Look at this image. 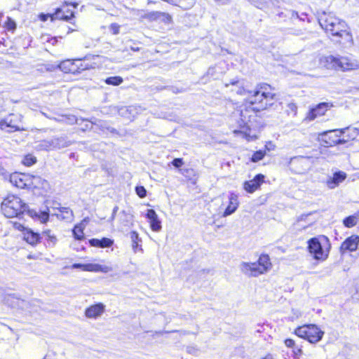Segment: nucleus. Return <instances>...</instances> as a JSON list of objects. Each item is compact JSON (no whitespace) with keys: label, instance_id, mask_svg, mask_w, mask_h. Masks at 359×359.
Returning <instances> with one entry per match:
<instances>
[{"label":"nucleus","instance_id":"nucleus-26","mask_svg":"<svg viewBox=\"0 0 359 359\" xmlns=\"http://www.w3.org/2000/svg\"><path fill=\"white\" fill-rule=\"evenodd\" d=\"M85 222L86 220L84 219L79 224H76L73 229V234L77 240H82L84 238L83 229L86 227Z\"/></svg>","mask_w":359,"mask_h":359},{"label":"nucleus","instance_id":"nucleus-28","mask_svg":"<svg viewBox=\"0 0 359 359\" xmlns=\"http://www.w3.org/2000/svg\"><path fill=\"white\" fill-rule=\"evenodd\" d=\"M359 219L358 215L349 216L344 219V224L346 227L351 228L355 226Z\"/></svg>","mask_w":359,"mask_h":359},{"label":"nucleus","instance_id":"nucleus-22","mask_svg":"<svg viewBox=\"0 0 359 359\" xmlns=\"http://www.w3.org/2000/svg\"><path fill=\"white\" fill-rule=\"evenodd\" d=\"M83 270L93 272L108 273L112 271V268L107 265H101L99 264H88L83 266Z\"/></svg>","mask_w":359,"mask_h":359},{"label":"nucleus","instance_id":"nucleus-56","mask_svg":"<svg viewBox=\"0 0 359 359\" xmlns=\"http://www.w3.org/2000/svg\"><path fill=\"white\" fill-rule=\"evenodd\" d=\"M246 112H247V110H245V111H241V116L242 118H243V117L245 118V114H246Z\"/></svg>","mask_w":359,"mask_h":359},{"label":"nucleus","instance_id":"nucleus-2","mask_svg":"<svg viewBox=\"0 0 359 359\" xmlns=\"http://www.w3.org/2000/svg\"><path fill=\"white\" fill-rule=\"evenodd\" d=\"M318 22L320 27L332 36H345L348 41H353L352 35L346 30V23L335 17L332 13L323 12L319 16Z\"/></svg>","mask_w":359,"mask_h":359},{"label":"nucleus","instance_id":"nucleus-9","mask_svg":"<svg viewBox=\"0 0 359 359\" xmlns=\"http://www.w3.org/2000/svg\"><path fill=\"white\" fill-rule=\"evenodd\" d=\"M58 67L65 73H73L75 74L77 72L83 71L85 69L93 67L87 64L81 62V60H65L58 65Z\"/></svg>","mask_w":359,"mask_h":359},{"label":"nucleus","instance_id":"nucleus-57","mask_svg":"<svg viewBox=\"0 0 359 359\" xmlns=\"http://www.w3.org/2000/svg\"><path fill=\"white\" fill-rule=\"evenodd\" d=\"M130 49L133 51H139L140 50L139 47H131Z\"/></svg>","mask_w":359,"mask_h":359},{"label":"nucleus","instance_id":"nucleus-48","mask_svg":"<svg viewBox=\"0 0 359 359\" xmlns=\"http://www.w3.org/2000/svg\"><path fill=\"white\" fill-rule=\"evenodd\" d=\"M60 16H62V15H65V14H62V12L60 13ZM66 15H69V16H70V17L67 20H69L71 18H72V17L74 16V13H73V11H68L67 12Z\"/></svg>","mask_w":359,"mask_h":359},{"label":"nucleus","instance_id":"nucleus-50","mask_svg":"<svg viewBox=\"0 0 359 359\" xmlns=\"http://www.w3.org/2000/svg\"><path fill=\"white\" fill-rule=\"evenodd\" d=\"M261 359H277V358L273 355L269 353Z\"/></svg>","mask_w":359,"mask_h":359},{"label":"nucleus","instance_id":"nucleus-13","mask_svg":"<svg viewBox=\"0 0 359 359\" xmlns=\"http://www.w3.org/2000/svg\"><path fill=\"white\" fill-rule=\"evenodd\" d=\"M337 69L342 71L356 69L359 67L358 62L348 57H337Z\"/></svg>","mask_w":359,"mask_h":359},{"label":"nucleus","instance_id":"nucleus-51","mask_svg":"<svg viewBox=\"0 0 359 359\" xmlns=\"http://www.w3.org/2000/svg\"><path fill=\"white\" fill-rule=\"evenodd\" d=\"M84 265H85V264H74L72 265V268H74V269H79V268H81V269H83V266H84Z\"/></svg>","mask_w":359,"mask_h":359},{"label":"nucleus","instance_id":"nucleus-44","mask_svg":"<svg viewBox=\"0 0 359 359\" xmlns=\"http://www.w3.org/2000/svg\"><path fill=\"white\" fill-rule=\"evenodd\" d=\"M285 344L287 347H292L294 345V341L291 339H287L285 340Z\"/></svg>","mask_w":359,"mask_h":359},{"label":"nucleus","instance_id":"nucleus-35","mask_svg":"<svg viewBox=\"0 0 359 359\" xmlns=\"http://www.w3.org/2000/svg\"><path fill=\"white\" fill-rule=\"evenodd\" d=\"M161 12L159 11H153L150 12L144 15L145 18H147L150 20H156L160 19Z\"/></svg>","mask_w":359,"mask_h":359},{"label":"nucleus","instance_id":"nucleus-16","mask_svg":"<svg viewBox=\"0 0 359 359\" xmlns=\"http://www.w3.org/2000/svg\"><path fill=\"white\" fill-rule=\"evenodd\" d=\"M105 311V306L102 303H98L88 307L85 311V316L88 318L96 319L100 317Z\"/></svg>","mask_w":359,"mask_h":359},{"label":"nucleus","instance_id":"nucleus-59","mask_svg":"<svg viewBox=\"0 0 359 359\" xmlns=\"http://www.w3.org/2000/svg\"><path fill=\"white\" fill-rule=\"evenodd\" d=\"M358 285H359V280H358ZM357 292L359 293V288L357 289Z\"/></svg>","mask_w":359,"mask_h":359},{"label":"nucleus","instance_id":"nucleus-25","mask_svg":"<svg viewBox=\"0 0 359 359\" xmlns=\"http://www.w3.org/2000/svg\"><path fill=\"white\" fill-rule=\"evenodd\" d=\"M61 13V9L60 8H57L55 11V13L53 14H43V13H41L40 15H39V18L42 21H46L48 20V18H50V20L53 21L54 20H56V19H60V20H67L70 16L69 15H62L60 16V13Z\"/></svg>","mask_w":359,"mask_h":359},{"label":"nucleus","instance_id":"nucleus-10","mask_svg":"<svg viewBox=\"0 0 359 359\" xmlns=\"http://www.w3.org/2000/svg\"><path fill=\"white\" fill-rule=\"evenodd\" d=\"M344 133V129L323 132L319 135V139L320 141L323 142L327 147L340 144L344 142V140L340 139V136Z\"/></svg>","mask_w":359,"mask_h":359},{"label":"nucleus","instance_id":"nucleus-1","mask_svg":"<svg viewBox=\"0 0 359 359\" xmlns=\"http://www.w3.org/2000/svg\"><path fill=\"white\" fill-rule=\"evenodd\" d=\"M248 93V102L255 111L264 110L271 107L276 98V94L266 83L257 85L253 91Z\"/></svg>","mask_w":359,"mask_h":359},{"label":"nucleus","instance_id":"nucleus-40","mask_svg":"<svg viewBox=\"0 0 359 359\" xmlns=\"http://www.w3.org/2000/svg\"><path fill=\"white\" fill-rule=\"evenodd\" d=\"M183 163H184V162H183L182 158H175V159L172 161V164L175 168H180V167H181V166L183 165Z\"/></svg>","mask_w":359,"mask_h":359},{"label":"nucleus","instance_id":"nucleus-61","mask_svg":"<svg viewBox=\"0 0 359 359\" xmlns=\"http://www.w3.org/2000/svg\"><path fill=\"white\" fill-rule=\"evenodd\" d=\"M43 359H46V357H45Z\"/></svg>","mask_w":359,"mask_h":359},{"label":"nucleus","instance_id":"nucleus-6","mask_svg":"<svg viewBox=\"0 0 359 359\" xmlns=\"http://www.w3.org/2000/svg\"><path fill=\"white\" fill-rule=\"evenodd\" d=\"M294 332L298 337L305 339L312 344L320 341L324 335V332L313 324L299 327Z\"/></svg>","mask_w":359,"mask_h":359},{"label":"nucleus","instance_id":"nucleus-8","mask_svg":"<svg viewBox=\"0 0 359 359\" xmlns=\"http://www.w3.org/2000/svg\"><path fill=\"white\" fill-rule=\"evenodd\" d=\"M312 164L311 157L299 156L290 158L289 167L292 172L297 175H304L311 168Z\"/></svg>","mask_w":359,"mask_h":359},{"label":"nucleus","instance_id":"nucleus-46","mask_svg":"<svg viewBox=\"0 0 359 359\" xmlns=\"http://www.w3.org/2000/svg\"><path fill=\"white\" fill-rule=\"evenodd\" d=\"M118 210V206H115V207L114 208V209H113V212H112V215H111V218H110V220H111V221H113V220L114 219V218H115V215H116V212H117Z\"/></svg>","mask_w":359,"mask_h":359},{"label":"nucleus","instance_id":"nucleus-30","mask_svg":"<svg viewBox=\"0 0 359 359\" xmlns=\"http://www.w3.org/2000/svg\"><path fill=\"white\" fill-rule=\"evenodd\" d=\"M123 81V79L121 76H110L104 80L105 83L107 85L119 86Z\"/></svg>","mask_w":359,"mask_h":359},{"label":"nucleus","instance_id":"nucleus-23","mask_svg":"<svg viewBox=\"0 0 359 359\" xmlns=\"http://www.w3.org/2000/svg\"><path fill=\"white\" fill-rule=\"evenodd\" d=\"M23 239L32 245H36L40 241L39 233L34 232L30 229H25L23 232Z\"/></svg>","mask_w":359,"mask_h":359},{"label":"nucleus","instance_id":"nucleus-11","mask_svg":"<svg viewBox=\"0 0 359 359\" xmlns=\"http://www.w3.org/2000/svg\"><path fill=\"white\" fill-rule=\"evenodd\" d=\"M332 107V104L330 102L320 103L308 112L306 119L309 121H313L318 116L324 115L325 112Z\"/></svg>","mask_w":359,"mask_h":359},{"label":"nucleus","instance_id":"nucleus-47","mask_svg":"<svg viewBox=\"0 0 359 359\" xmlns=\"http://www.w3.org/2000/svg\"><path fill=\"white\" fill-rule=\"evenodd\" d=\"M266 148L267 150L270 151V150H273L275 148V145L271 143V142H268L266 144Z\"/></svg>","mask_w":359,"mask_h":359},{"label":"nucleus","instance_id":"nucleus-60","mask_svg":"<svg viewBox=\"0 0 359 359\" xmlns=\"http://www.w3.org/2000/svg\"><path fill=\"white\" fill-rule=\"evenodd\" d=\"M229 86V83H225V86H226V87H228Z\"/></svg>","mask_w":359,"mask_h":359},{"label":"nucleus","instance_id":"nucleus-38","mask_svg":"<svg viewBox=\"0 0 359 359\" xmlns=\"http://www.w3.org/2000/svg\"><path fill=\"white\" fill-rule=\"evenodd\" d=\"M120 26L116 23H112L109 26V30L113 34H118L119 33Z\"/></svg>","mask_w":359,"mask_h":359},{"label":"nucleus","instance_id":"nucleus-43","mask_svg":"<svg viewBox=\"0 0 359 359\" xmlns=\"http://www.w3.org/2000/svg\"><path fill=\"white\" fill-rule=\"evenodd\" d=\"M7 27L8 29H14L15 28V22L11 20L8 19V21L7 22Z\"/></svg>","mask_w":359,"mask_h":359},{"label":"nucleus","instance_id":"nucleus-33","mask_svg":"<svg viewBox=\"0 0 359 359\" xmlns=\"http://www.w3.org/2000/svg\"><path fill=\"white\" fill-rule=\"evenodd\" d=\"M60 212L62 214H63V216H62L63 219H71L73 216V212L69 208L62 207L60 209Z\"/></svg>","mask_w":359,"mask_h":359},{"label":"nucleus","instance_id":"nucleus-12","mask_svg":"<svg viewBox=\"0 0 359 359\" xmlns=\"http://www.w3.org/2000/svg\"><path fill=\"white\" fill-rule=\"evenodd\" d=\"M265 176L262 174H257L252 180L245 181L243 183V189L250 194L254 193L259 189L262 184L264 182Z\"/></svg>","mask_w":359,"mask_h":359},{"label":"nucleus","instance_id":"nucleus-27","mask_svg":"<svg viewBox=\"0 0 359 359\" xmlns=\"http://www.w3.org/2000/svg\"><path fill=\"white\" fill-rule=\"evenodd\" d=\"M53 144L54 149L65 148L70 145V142L64 137L53 138Z\"/></svg>","mask_w":359,"mask_h":359},{"label":"nucleus","instance_id":"nucleus-37","mask_svg":"<svg viewBox=\"0 0 359 359\" xmlns=\"http://www.w3.org/2000/svg\"><path fill=\"white\" fill-rule=\"evenodd\" d=\"M159 20L165 23H169L171 22L172 18L168 13L161 12Z\"/></svg>","mask_w":359,"mask_h":359},{"label":"nucleus","instance_id":"nucleus-29","mask_svg":"<svg viewBox=\"0 0 359 359\" xmlns=\"http://www.w3.org/2000/svg\"><path fill=\"white\" fill-rule=\"evenodd\" d=\"M37 148L39 150H52L53 149V139L51 140H43L41 141L37 145Z\"/></svg>","mask_w":359,"mask_h":359},{"label":"nucleus","instance_id":"nucleus-31","mask_svg":"<svg viewBox=\"0 0 359 359\" xmlns=\"http://www.w3.org/2000/svg\"><path fill=\"white\" fill-rule=\"evenodd\" d=\"M22 162L26 166H31L36 162V158L32 154H27L24 157Z\"/></svg>","mask_w":359,"mask_h":359},{"label":"nucleus","instance_id":"nucleus-4","mask_svg":"<svg viewBox=\"0 0 359 359\" xmlns=\"http://www.w3.org/2000/svg\"><path fill=\"white\" fill-rule=\"evenodd\" d=\"M308 250L313 257L318 261H325L329 255L331 245L327 237L319 236L308 241Z\"/></svg>","mask_w":359,"mask_h":359},{"label":"nucleus","instance_id":"nucleus-52","mask_svg":"<svg viewBox=\"0 0 359 359\" xmlns=\"http://www.w3.org/2000/svg\"><path fill=\"white\" fill-rule=\"evenodd\" d=\"M16 225V228L19 230H21L23 232L25 231V229H28L27 228H25L24 227L22 224H15Z\"/></svg>","mask_w":359,"mask_h":359},{"label":"nucleus","instance_id":"nucleus-24","mask_svg":"<svg viewBox=\"0 0 359 359\" xmlns=\"http://www.w3.org/2000/svg\"><path fill=\"white\" fill-rule=\"evenodd\" d=\"M114 241L108 238H102V239L93 238L90 240V244L94 247L109 248L112 245Z\"/></svg>","mask_w":359,"mask_h":359},{"label":"nucleus","instance_id":"nucleus-39","mask_svg":"<svg viewBox=\"0 0 359 359\" xmlns=\"http://www.w3.org/2000/svg\"><path fill=\"white\" fill-rule=\"evenodd\" d=\"M131 239L133 243V248H135L137 246V241L139 240V235L136 231L131 232Z\"/></svg>","mask_w":359,"mask_h":359},{"label":"nucleus","instance_id":"nucleus-5","mask_svg":"<svg viewBox=\"0 0 359 359\" xmlns=\"http://www.w3.org/2000/svg\"><path fill=\"white\" fill-rule=\"evenodd\" d=\"M25 204L15 196L11 195L4 199L1 204L2 213L6 217H15L23 212Z\"/></svg>","mask_w":359,"mask_h":359},{"label":"nucleus","instance_id":"nucleus-14","mask_svg":"<svg viewBox=\"0 0 359 359\" xmlns=\"http://www.w3.org/2000/svg\"><path fill=\"white\" fill-rule=\"evenodd\" d=\"M359 244V236L353 235L348 238H347L341 244L340 247V250L341 253H345L346 252H353L355 251L358 248Z\"/></svg>","mask_w":359,"mask_h":359},{"label":"nucleus","instance_id":"nucleus-36","mask_svg":"<svg viewBox=\"0 0 359 359\" xmlns=\"http://www.w3.org/2000/svg\"><path fill=\"white\" fill-rule=\"evenodd\" d=\"M135 191L138 196L142 198H144L147 195V191L145 188L142 186L136 187Z\"/></svg>","mask_w":359,"mask_h":359},{"label":"nucleus","instance_id":"nucleus-32","mask_svg":"<svg viewBox=\"0 0 359 359\" xmlns=\"http://www.w3.org/2000/svg\"><path fill=\"white\" fill-rule=\"evenodd\" d=\"M43 234L46 236L47 241L52 245H55L57 243V239L56 236L53 234L50 230L44 231Z\"/></svg>","mask_w":359,"mask_h":359},{"label":"nucleus","instance_id":"nucleus-34","mask_svg":"<svg viewBox=\"0 0 359 359\" xmlns=\"http://www.w3.org/2000/svg\"><path fill=\"white\" fill-rule=\"evenodd\" d=\"M265 156V152L259 150L256 152H255L251 158V161L252 162H258L259 161L262 160L264 156Z\"/></svg>","mask_w":359,"mask_h":359},{"label":"nucleus","instance_id":"nucleus-19","mask_svg":"<svg viewBox=\"0 0 359 359\" xmlns=\"http://www.w3.org/2000/svg\"><path fill=\"white\" fill-rule=\"evenodd\" d=\"M118 229L120 231H123L125 227H128L132 224L133 221V215L126 212V210H122L118 215Z\"/></svg>","mask_w":359,"mask_h":359},{"label":"nucleus","instance_id":"nucleus-41","mask_svg":"<svg viewBox=\"0 0 359 359\" xmlns=\"http://www.w3.org/2000/svg\"><path fill=\"white\" fill-rule=\"evenodd\" d=\"M237 89H236V92L237 94L238 95H248V91H246L243 87H241V86H237Z\"/></svg>","mask_w":359,"mask_h":359},{"label":"nucleus","instance_id":"nucleus-17","mask_svg":"<svg viewBox=\"0 0 359 359\" xmlns=\"http://www.w3.org/2000/svg\"><path fill=\"white\" fill-rule=\"evenodd\" d=\"M239 130H233V133L235 135H241L243 137L245 138L248 141L253 140L257 138L256 135H251V130L248 121L242 119V122L239 124Z\"/></svg>","mask_w":359,"mask_h":359},{"label":"nucleus","instance_id":"nucleus-54","mask_svg":"<svg viewBox=\"0 0 359 359\" xmlns=\"http://www.w3.org/2000/svg\"><path fill=\"white\" fill-rule=\"evenodd\" d=\"M308 215H301L299 219H298V222H300L302 220H304L305 219L306 217H307Z\"/></svg>","mask_w":359,"mask_h":359},{"label":"nucleus","instance_id":"nucleus-21","mask_svg":"<svg viewBox=\"0 0 359 359\" xmlns=\"http://www.w3.org/2000/svg\"><path fill=\"white\" fill-rule=\"evenodd\" d=\"M229 204L225 209L222 216L227 217L233 214L238 207V196L236 194L231 193L229 197Z\"/></svg>","mask_w":359,"mask_h":359},{"label":"nucleus","instance_id":"nucleus-3","mask_svg":"<svg viewBox=\"0 0 359 359\" xmlns=\"http://www.w3.org/2000/svg\"><path fill=\"white\" fill-rule=\"evenodd\" d=\"M239 267L244 275L248 277H257L267 273L271 268V263L268 255H261L257 262H243Z\"/></svg>","mask_w":359,"mask_h":359},{"label":"nucleus","instance_id":"nucleus-42","mask_svg":"<svg viewBox=\"0 0 359 359\" xmlns=\"http://www.w3.org/2000/svg\"><path fill=\"white\" fill-rule=\"evenodd\" d=\"M287 107H288L289 110H290L292 112H293L294 114H296L297 107L294 103L288 104Z\"/></svg>","mask_w":359,"mask_h":359},{"label":"nucleus","instance_id":"nucleus-20","mask_svg":"<svg viewBox=\"0 0 359 359\" xmlns=\"http://www.w3.org/2000/svg\"><path fill=\"white\" fill-rule=\"evenodd\" d=\"M319 64L321 67L327 69H337V57H334L333 55H324L320 57Z\"/></svg>","mask_w":359,"mask_h":359},{"label":"nucleus","instance_id":"nucleus-55","mask_svg":"<svg viewBox=\"0 0 359 359\" xmlns=\"http://www.w3.org/2000/svg\"><path fill=\"white\" fill-rule=\"evenodd\" d=\"M238 83V81L237 80H232V81H231L230 83V84H231L232 86H236Z\"/></svg>","mask_w":359,"mask_h":359},{"label":"nucleus","instance_id":"nucleus-45","mask_svg":"<svg viewBox=\"0 0 359 359\" xmlns=\"http://www.w3.org/2000/svg\"><path fill=\"white\" fill-rule=\"evenodd\" d=\"M187 351L189 353H191V354H194V355H197L198 352V350L194 347H188L187 348Z\"/></svg>","mask_w":359,"mask_h":359},{"label":"nucleus","instance_id":"nucleus-18","mask_svg":"<svg viewBox=\"0 0 359 359\" xmlns=\"http://www.w3.org/2000/svg\"><path fill=\"white\" fill-rule=\"evenodd\" d=\"M146 217L149 219L150 227L152 231L157 232L161 230V222L156 212L153 209L147 210Z\"/></svg>","mask_w":359,"mask_h":359},{"label":"nucleus","instance_id":"nucleus-49","mask_svg":"<svg viewBox=\"0 0 359 359\" xmlns=\"http://www.w3.org/2000/svg\"><path fill=\"white\" fill-rule=\"evenodd\" d=\"M48 214L46 212H43L41 215V220L46 222L48 219Z\"/></svg>","mask_w":359,"mask_h":359},{"label":"nucleus","instance_id":"nucleus-15","mask_svg":"<svg viewBox=\"0 0 359 359\" xmlns=\"http://www.w3.org/2000/svg\"><path fill=\"white\" fill-rule=\"evenodd\" d=\"M347 175L343 171L335 172L332 177H330L325 182V184L330 189H334L343 182Z\"/></svg>","mask_w":359,"mask_h":359},{"label":"nucleus","instance_id":"nucleus-7","mask_svg":"<svg viewBox=\"0 0 359 359\" xmlns=\"http://www.w3.org/2000/svg\"><path fill=\"white\" fill-rule=\"evenodd\" d=\"M41 180L39 177L32 176L21 172H14L10 176V182L20 189L36 187L37 182Z\"/></svg>","mask_w":359,"mask_h":359},{"label":"nucleus","instance_id":"nucleus-53","mask_svg":"<svg viewBox=\"0 0 359 359\" xmlns=\"http://www.w3.org/2000/svg\"><path fill=\"white\" fill-rule=\"evenodd\" d=\"M217 2H219L222 4H227L230 2L231 0H215Z\"/></svg>","mask_w":359,"mask_h":359},{"label":"nucleus","instance_id":"nucleus-58","mask_svg":"<svg viewBox=\"0 0 359 359\" xmlns=\"http://www.w3.org/2000/svg\"><path fill=\"white\" fill-rule=\"evenodd\" d=\"M70 122L73 123L76 121L75 118L74 116L72 117V118H69Z\"/></svg>","mask_w":359,"mask_h":359}]
</instances>
